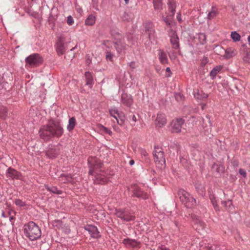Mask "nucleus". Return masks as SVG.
<instances>
[{
    "mask_svg": "<svg viewBox=\"0 0 250 250\" xmlns=\"http://www.w3.org/2000/svg\"><path fill=\"white\" fill-rule=\"evenodd\" d=\"M63 131V128L60 123L52 121L48 124L43 125L40 128L39 133L42 139L48 141L52 138H60Z\"/></svg>",
    "mask_w": 250,
    "mask_h": 250,
    "instance_id": "obj_1",
    "label": "nucleus"
},
{
    "mask_svg": "<svg viewBox=\"0 0 250 250\" xmlns=\"http://www.w3.org/2000/svg\"><path fill=\"white\" fill-rule=\"evenodd\" d=\"M89 174L94 175L97 183L101 184H104L107 181L103 172L100 169L102 168L103 164L100 162L95 161L94 163L89 161Z\"/></svg>",
    "mask_w": 250,
    "mask_h": 250,
    "instance_id": "obj_2",
    "label": "nucleus"
},
{
    "mask_svg": "<svg viewBox=\"0 0 250 250\" xmlns=\"http://www.w3.org/2000/svg\"><path fill=\"white\" fill-rule=\"evenodd\" d=\"M24 233L30 240L34 241L41 236V230L34 222H29L24 225Z\"/></svg>",
    "mask_w": 250,
    "mask_h": 250,
    "instance_id": "obj_3",
    "label": "nucleus"
},
{
    "mask_svg": "<svg viewBox=\"0 0 250 250\" xmlns=\"http://www.w3.org/2000/svg\"><path fill=\"white\" fill-rule=\"evenodd\" d=\"M178 194L180 201L187 208H191L196 205V200L185 190L179 189Z\"/></svg>",
    "mask_w": 250,
    "mask_h": 250,
    "instance_id": "obj_4",
    "label": "nucleus"
},
{
    "mask_svg": "<svg viewBox=\"0 0 250 250\" xmlns=\"http://www.w3.org/2000/svg\"><path fill=\"white\" fill-rule=\"evenodd\" d=\"M43 62V58L38 53L31 54L25 59V67L27 68H34L40 66Z\"/></svg>",
    "mask_w": 250,
    "mask_h": 250,
    "instance_id": "obj_5",
    "label": "nucleus"
},
{
    "mask_svg": "<svg viewBox=\"0 0 250 250\" xmlns=\"http://www.w3.org/2000/svg\"><path fill=\"white\" fill-rule=\"evenodd\" d=\"M67 42H66L65 38L61 36L59 37L56 43V49L57 53L59 55H62L64 53L67 49Z\"/></svg>",
    "mask_w": 250,
    "mask_h": 250,
    "instance_id": "obj_6",
    "label": "nucleus"
},
{
    "mask_svg": "<svg viewBox=\"0 0 250 250\" xmlns=\"http://www.w3.org/2000/svg\"><path fill=\"white\" fill-rule=\"evenodd\" d=\"M115 214L117 217L126 222L133 220L135 218L134 216L131 215L128 211L121 209H116Z\"/></svg>",
    "mask_w": 250,
    "mask_h": 250,
    "instance_id": "obj_7",
    "label": "nucleus"
},
{
    "mask_svg": "<svg viewBox=\"0 0 250 250\" xmlns=\"http://www.w3.org/2000/svg\"><path fill=\"white\" fill-rule=\"evenodd\" d=\"M131 191L133 193L132 196L136 197L138 198L142 199H146L148 198V195L143 191L137 185H133L131 187Z\"/></svg>",
    "mask_w": 250,
    "mask_h": 250,
    "instance_id": "obj_8",
    "label": "nucleus"
},
{
    "mask_svg": "<svg viewBox=\"0 0 250 250\" xmlns=\"http://www.w3.org/2000/svg\"><path fill=\"white\" fill-rule=\"evenodd\" d=\"M154 159L155 162H158L161 164L163 163L165 164L166 160L162 148L157 147H155V149L153 151Z\"/></svg>",
    "mask_w": 250,
    "mask_h": 250,
    "instance_id": "obj_9",
    "label": "nucleus"
},
{
    "mask_svg": "<svg viewBox=\"0 0 250 250\" xmlns=\"http://www.w3.org/2000/svg\"><path fill=\"white\" fill-rule=\"evenodd\" d=\"M193 227L200 233H203L205 232V223L197 216H195L193 218Z\"/></svg>",
    "mask_w": 250,
    "mask_h": 250,
    "instance_id": "obj_10",
    "label": "nucleus"
},
{
    "mask_svg": "<svg viewBox=\"0 0 250 250\" xmlns=\"http://www.w3.org/2000/svg\"><path fill=\"white\" fill-rule=\"evenodd\" d=\"M185 123V120L182 118H178L172 120L170 125L172 132L179 133L181 131L182 125Z\"/></svg>",
    "mask_w": 250,
    "mask_h": 250,
    "instance_id": "obj_11",
    "label": "nucleus"
},
{
    "mask_svg": "<svg viewBox=\"0 0 250 250\" xmlns=\"http://www.w3.org/2000/svg\"><path fill=\"white\" fill-rule=\"evenodd\" d=\"M60 152V149L57 146H50L46 151V156L50 159L56 157Z\"/></svg>",
    "mask_w": 250,
    "mask_h": 250,
    "instance_id": "obj_12",
    "label": "nucleus"
},
{
    "mask_svg": "<svg viewBox=\"0 0 250 250\" xmlns=\"http://www.w3.org/2000/svg\"><path fill=\"white\" fill-rule=\"evenodd\" d=\"M167 120L166 115L161 113H159L157 114L156 119L155 120V124L156 126L158 128H161L167 124Z\"/></svg>",
    "mask_w": 250,
    "mask_h": 250,
    "instance_id": "obj_13",
    "label": "nucleus"
},
{
    "mask_svg": "<svg viewBox=\"0 0 250 250\" xmlns=\"http://www.w3.org/2000/svg\"><path fill=\"white\" fill-rule=\"evenodd\" d=\"M85 229L89 232L92 237L97 238L100 237V232L95 226L88 225L85 227Z\"/></svg>",
    "mask_w": 250,
    "mask_h": 250,
    "instance_id": "obj_14",
    "label": "nucleus"
},
{
    "mask_svg": "<svg viewBox=\"0 0 250 250\" xmlns=\"http://www.w3.org/2000/svg\"><path fill=\"white\" fill-rule=\"evenodd\" d=\"M123 243L127 248H140V242L135 239L126 238L123 240Z\"/></svg>",
    "mask_w": 250,
    "mask_h": 250,
    "instance_id": "obj_15",
    "label": "nucleus"
},
{
    "mask_svg": "<svg viewBox=\"0 0 250 250\" xmlns=\"http://www.w3.org/2000/svg\"><path fill=\"white\" fill-rule=\"evenodd\" d=\"M113 44L118 54H121L126 50L127 45L121 41L113 42Z\"/></svg>",
    "mask_w": 250,
    "mask_h": 250,
    "instance_id": "obj_16",
    "label": "nucleus"
},
{
    "mask_svg": "<svg viewBox=\"0 0 250 250\" xmlns=\"http://www.w3.org/2000/svg\"><path fill=\"white\" fill-rule=\"evenodd\" d=\"M6 176L12 179H20L21 174L20 172L17 171L15 169L9 167L6 172Z\"/></svg>",
    "mask_w": 250,
    "mask_h": 250,
    "instance_id": "obj_17",
    "label": "nucleus"
},
{
    "mask_svg": "<svg viewBox=\"0 0 250 250\" xmlns=\"http://www.w3.org/2000/svg\"><path fill=\"white\" fill-rule=\"evenodd\" d=\"M121 101L122 103L127 106H130L133 103L131 96L125 93L122 94Z\"/></svg>",
    "mask_w": 250,
    "mask_h": 250,
    "instance_id": "obj_18",
    "label": "nucleus"
},
{
    "mask_svg": "<svg viewBox=\"0 0 250 250\" xmlns=\"http://www.w3.org/2000/svg\"><path fill=\"white\" fill-rule=\"evenodd\" d=\"M170 43L172 45V47L174 49H178L179 47V38L175 33L172 32V35L170 36Z\"/></svg>",
    "mask_w": 250,
    "mask_h": 250,
    "instance_id": "obj_19",
    "label": "nucleus"
},
{
    "mask_svg": "<svg viewBox=\"0 0 250 250\" xmlns=\"http://www.w3.org/2000/svg\"><path fill=\"white\" fill-rule=\"evenodd\" d=\"M218 14V8L216 6H212L207 15V19L208 20H211L215 18Z\"/></svg>",
    "mask_w": 250,
    "mask_h": 250,
    "instance_id": "obj_20",
    "label": "nucleus"
},
{
    "mask_svg": "<svg viewBox=\"0 0 250 250\" xmlns=\"http://www.w3.org/2000/svg\"><path fill=\"white\" fill-rule=\"evenodd\" d=\"M223 68L222 65H217L214 67L210 72V76L212 79H214L216 78L217 74Z\"/></svg>",
    "mask_w": 250,
    "mask_h": 250,
    "instance_id": "obj_21",
    "label": "nucleus"
},
{
    "mask_svg": "<svg viewBox=\"0 0 250 250\" xmlns=\"http://www.w3.org/2000/svg\"><path fill=\"white\" fill-rule=\"evenodd\" d=\"M85 77L86 80V84L90 85V87H91L93 83V76L92 74L88 71L85 72Z\"/></svg>",
    "mask_w": 250,
    "mask_h": 250,
    "instance_id": "obj_22",
    "label": "nucleus"
},
{
    "mask_svg": "<svg viewBox=\"0 0 250 250\" xmlns=\"http://www.w3.org/2000/svg\"><path fill=\"white\" fill-rule=\"evenodd\" d=\"M96 17L93 15H89L85 21V24L87 25L92 26L95 23Z\"/></svg>",
    "mask_w": 250,
    "mask_h": 250,
    "instance_id": "obj_23",
    "label": "nucleus"
},
{
    "mask_svg": "<svg viewBox=\"0 0 250 250\" xmlns=\"http://www.w3.org/2000/svg\"><path fill=\"white\" fill-rule=\"evenodd\" d=\"M234 50L232 48H228L225 50V57L227 59H229L234 56Z\"/></svg>",
    "mask_w": 250,
    "mask_h": 250,
    "instance_id": "obj_24",
    "label": "nucleus"
},
{
    "mask_svg": "<svg viewBox=\"0 0 250 250\" xmlns=\"http://www.w3.org/2000/svg\"><path fill=\"white\" fill-rule=\"evenodd\" d=\"M195 188L197 192L201 195L203 196L205 194V190L203 186L201 184H196Z\"/></svg>",
    "mask_w": 250,
    "mask_h": 250,
    "instance_id": "obj_25",
    "label": "nucleus"
},
{
    "mask_svg": "<svg viewBox=\"0 0 250 250\" xmlns=\"http://www.w3.org/2000/svg\"><path fill=\"white\" fill-rule=\"evenodd\" d=\"M159 55V60H160V62L164 64L167 63V54L164 52L160 50Z\"/></svg>",
    "mask_w": 250,
    "mask_h": 250,
    "instance_id": "obj_26",
    "label": "nucleus"
},
{
    "mask_svg": "<svg viewBox=\"0 0 250 250\" xmlns=\"http://www.w3.org/2000/svg\"><path fill=\"white\" fill-rule=\"evenodd\" d=\"M76 125V119L74 117H72L69 120V124L67 128L69 131L73 130Z\"/></svg>",
    "mask_w": 250,
    "mask_h": 250,
    "instance_id": "obj_27",
    "label": "nucleus"
},
{
    "mask_svg": "<svg viewBox=\"0 0 250 250\" xmlns=\"http://www.w3.org/2000/svg\"><path fill=\"white\" fill-rule=\"evenodd\" d=\"M154 8L155 10L162 9L163 3L162 0H153Z\"/></svg>",
    "mask_w": 250,
    "mask_h": 250,
    "instance_id": "obj_28",
    "label": "nucleus"
},
{
    "mask_svg": "<svg viewBox=\"0 0 250 250\" xmlns=\"http://www.w3.org/2000/svg\"><path fill=\"white\" fill-rule=\"evenodd\" d=\"M7 116V109L3 106H0V117L5 119Z\"/></svg>",
    "mask_w": 250,
    "mask_h": 250,
    "instance_id": "obj_29",
    "label": "nucleus"
},
{
    "mask_svg": "<svg viewBox=\"0 0 250 250\" xmlns=\"http://www.w3.org/2000/svg\"><path fill=\"white\" fill-rule=\"evenodd\" d=\"M222 205L226 209L230 210L232 208L231 201H222Z\"/></svg>",
    "mask_w": 250,
    "mask_h": 250,
    "instance_id": "obj_30",
    "label": "nucleus"
},
{
    "mask_svg": "<svg viewBox=\"0 0 250 250\" xmlns=\"http://www.w3.org/2000/svg\"><path fill=\"white\" fill-rule=\"evenodd\" d=\"M53 225L58 229H61L64 227L62 222L60 220H55L53 222Z\"/></svg>",
    "mask_w": 250,
    "mask_h": 250,
    "instance_id": "obj_31",
    "label": "nucleus"
},
{
    "mask_svg": "<svg viewBox=\"0 0 250 250\" xmlns=\"http://www.w3.org/2000/svg\"><path fill=\"white\" fill-rule=\"evenodd\" d=\"M230 36L232 40L235 42L239 41L241 38L240 35L236 31L232 32L231 33Z\"/></svg>",
    "mask_w": 250,
    "mask_h": 250,
    "instance_id": "obj_32",
    "label": "nucleus"
},
{
    "mask_svg": "<svg viewBox=\"0 0 250 250\" xmlns=\"http://www.w3.org/2000/svg\"><path fill=\"white\" fill-rule=\"evenodd\" d=\"M105 59L107 61L112 62V59L114 57V53L110 50H105Z\"/></svg>",
    "mask_w": 250,
    "mask_h": 250,
    "instance_id": "obj_33",
    "label": "nucleus"
},
{
    "mask_svg": "<svg viewBox=\"0 0 250 250\" xmlns=\"http://www.w3.org/2000/svg\"><path fill=\"white\" fill-rule=\"evenodd\" d=\"M168 9L171 13L172 15H173L175 11V4L173 1H169L168 3Z\"/></svg>",
    "mask_w": 250,
    "mask_h": 250,
    "instance_id": "obj_34",
    "label": "nucleus"
},
{
    "mask_svg": "<svg viewBox=\"0 0 250 250\" xmlns=\"http://www.w3.org/2000/svg\"><path fill=\"white\" fill-rule=\"evenodd\" d=\"M211 202L214 207V209L216 210V211H219L220 209L219 208V207L218 206V204L217 203V201L215 197L213 196L210 197Z\"/></svg>",
    "mask_w": 250,
    "mask_h": 250,
    "instance_id": "obj_35",
    "label": "nucleus"
},
{
    "mask_svg": "<svg viewBox=\"0 0 250 250\" xmlns=\"http://www.w3.org/2000/svg\"><path fill=\"white\" fill-rule=\"evenodd\" d=\"M122 18L124 21H129L131 20L132 17L130 14L125 12L122 16Z\"/></svg>",
    "mask_w": 250,
    "mask_h": 250,
    "instance_id": "obj_36",
    "label": "nucleus"
},
{
    "mask_svg": "<svg viewBox=\"0 0 250 250\" xmlns=\"http://www.w3.org/2000/svg\"><path fill=\"white\" fill-rule=\"evenodd\" d=\"M47 189L48 191L58 194H61L62 191L61 190H58V189L56 187H47Z\"/></svg>",
    "mask_w": 250,
    "mask_h": 250,
    "instance_id": "obj_37",
    "label": "nucleus"
},
{
    "mask_svg": "<svg viewBox=\"0 0 250 250\" xmlns=\"http://www.w3.org/2000/svg\"><path fill=\"white\" fill-rule=\"evenodd\" d=\"M110 115L113 117L115 119H117L119 117V114L117 109H111L109 110Z\"/></svg>",
    "mask_w": 250,
    "mask_h": 250,
    "instance_id": "obj_38",
    "label": "nucleus"
},
{
    "mask_svg": "<svg viewBox=\"0 0 250 250\" xmlns=\"http://www.w3.org/2000/svg\"><path fill=\"white\" fill-rule=\"evenodd\" d=\"M147 33L148 34V38L150 41L155 39V31L154 29H151L150 31Z\"/></svg>",
    "mask_w": 250,
    "mask_h": 250,
    "instance_id": "obj_39",
    "label": "nucleus"
},
{
    "mask_svg": "<svg viewBox=\"0 0 250 250\" xmlns=\"http://www.w3.org/2000/svg\"><path fill=\"white\" fill-rule=\"evenodd\" d=\"M199 40L200 41V42L204 44L206 42V36L204 33H200L199 35Z\"/></svg>",
    "mask_w": 250,
    "mask_h": 250,
    "instance_id": "obj_40",
    "label": "nucleus"
},
{
    "mask_svg": "<svg viewBox=\"0 0 250 250\" xmlns=\"http://www.w3.org/2000/svg\"><path fill=\"white\" fill-rule=\"evenodd\" d=\"M145 32H148L151 29H154L153 26V24L151 22L146 23L145 26Z\"/></svg>",
    "mask_w": 250,
    "mask_h": 250,
    "instance_id": "obj_41",
    "label": "nucleus"
},
{
    "mask_svg": "<svg viewBox=\"0 0 250 250\" xmlns=\"http://www.w3.org/2000/svg\"><path fill=\"white\" fill-rule=\"evenodd\" d=\"M112 42L108 40L104 41L102 44L104 45L106 48L110 49L112 47Z\"/></svg>",
    "mask_w": 250,
    "mask_h": 250,
    "instance_id": "obj_42",
    "label": "nucleus"
},
{
    "mask_svg": "<svg viewBox=\"0 0 250 250\" xmlns=\"http://www.w3.org/2000/svg\"><path fill=\"white\" fill-rule=\"evenodd\" d=\"M15 204L19 207H24L26 205V204L24 202L19 199H16L14 201Z\"/></svg>",
    "mask_w": 250,
    "mask_h": 250,
    "instance_id": "obj_43",
    "label": "nucleus"
},
{
    "mask_svg": "<svg viewBox=\"0 0 250 250\" xmlns=\"http://www.w3.org/2000/svg\"><path fill=\"white\" fill-rule=\"evenodd\" d=\"M163 20L165 22V23L168 25H170L172 22L171 19L169 17H167L165 18L163 17Z\"/></svg>",
    "mask_w": 250,
    "mask_h": 250,
    "instance_id": "obj_44",
    "label": "nucleus"
},
{
    "mask_svg": "<svg viewBox=\"0 0 250 250\" xmlns=\"http://www.w3.org/2000/svg\"><path fill=\"white\" fill-rule=\"evenodd\" d=\"M208 62V59L207 57L204 56L201 61V66L204 67L205 65Z\"/></svg>",
    "mask_w": 250,
    "mask_h": 250,
    "instance_id": "obj_45",
    "label": "nucleus"
},
{
    "mask_svg": "<svg viewBox=\"0 0 250 250\" xmlns=\"http://www.w3.org/2000/svg\"><path fill=\"white\" fill-rule=\"evenodd\" d=\"M67 23L69 25H72L74 23V20L71 16H69L67 17Z\"/></svg>",
    "mask_w": 250,
    "mask_h": 250,
    "instance_id": "obj_46",
    "label": "nucleus"
},
{
    "mask_svg": "<svg viewBox=\"0 0 250 250\" xmlns=\"http://www.w3.org/2000/svg\"><path fill=\"white\" fill-rule=\"evenodd\" d=\"M118 124H119L120 125H123L124 123V120L119 116V117L117 118V119H115Z\"/></svg>",
    "mask_w": 250,
    "mask_h": 250,
    "instance_id": "obj_47",
    "label": "nucleus"
},
{
    "mask_svg": "<svg viewBox=\"0 0 250 250\" xmlns=\"http://www.w3.org/2000/svg\"><path fill=\"white\" fill-rule=\"evenodd\" d=\"M101 129L104 132L106 133L107 134H108L109 135H111V134L112 133V131L110 129H109L108 128H107L104 126H102Z\"/></svg>",
    "mask_w": 250,
    "mask_h": 250,
    "instance_id": "obj_48",
    "label": "nucleus"
},
{
    "mask_svg": "<svg viewBox=\"0 0 250 250\" xmlns=\"http://www.w3.org/2000/svg\"><path fill=\"white\" fill-rule=\"evenodd\" d=\"M239 173L241 174L244 178H246L247 176V173L245 170L240 168L239 170Z\"/></svg>",
    "mask_w": 250,
    "mask_h": 250,
    "instance_id": "obj_49",
    "label": "nucleus"
},
{
    "mask_svg": "<svg viewBox=\"0 0 250 250\" xmlns=\"http://www.w3.org/2000/svg\"><path fill=\"white\" fill-rule=\"evenodd\" d=\"M157 250H170L168 248L166 247L164 245H161V246H159L157 248Z\"/></svg>",
    "mask_w": 250,
    "mask_h": 250,
    "instance_id": "obj_50",
    "label": "nucleus"
},
{
    "mask_svg": "<svg viewBox=\"0 0 250 250\" xmlns=\"http://www.w3.org/2000/svg\"><path fill=\"white\" fill-rule=\"evenodd\" d=\"M175 98L177 100H182L183 96L180 93L175 95Z\"/></svg>",
    "mask_w": 250,
    "mask_h": 250,
    "instance_id": "obj_51",
    "label": "nucleus"
},
{
    "mask_svg": "<svg viewBox=\"0 0 250 250\" xmlns=\"http://www.w3.org/2000/svg\"><path fill=\"white\" fill-rule=\"evenodd\" d=\"M140 152L142 155H143L144 156H146L147 155V153L144 149H141L140 150Z\"/></svg>",
    "mask_w": 250,
    "mask_h": 250,
    "instance_id": "obj_52",
    "label": "nucleus"
},
{
    "mask_svg": "<svg viewBox=\"0 0 250 250\" xmlns=\"http://www.w3.org/2000/svg\"><path fill=\"white\" fill-rule=\"evenodd\" d=\"M208 97V95L206 93H203V95H202L201 97H197V98L198 99H207Z\"/></svg>",
    "mask_w": 250,
    "mask_h": 250,
    "instance_id": "obj_53",
    "label": "nucleus"
},
{
    "mask_svg": "<svg viewBox=\"0 0 250 250\" xmlns=\"http://www.w3.org/2000/svg\"><path fill=\"white\" fill-rule=\"evenodd\" d=\"M243 60L245 62H250V59L249 58V55L248 54H247L244 57Z\"/></svg>",
    "mask_w": 250,
    "mask_h": 250,
    "instance_id": "obj_54",
    "label": "nucleus"
},
{
    "mask_svg": "<svg viewBox=\"0 0 250 250\" xmlns=\"http://www.w3.org/2000/svg\"><path fill=\"white\" fill-rule=\"evenodd\" d=\"M166 72L169 73L168 75H167V77H170L172 73L171 72L170 68L169 67H167L166 68Z\"/></svg>",
    "mask_w": 250,
    "mask_h": 250,
    "instance_id": "obj_55",
    "label": "nucleus"
},
{
    "mask_svg": "<svg viewBox=\"0 0 250 250\" xmlns=\"http://www.w3.org/2000/svg\"><path fill=\"white\" fill-rule=\"evenodd\" d=\"M131 119L134 123H135L137 121V119L136 116L134 115H132L131 117Z\"/></svg>",
    "mask_w": 250,
    "mask_h": 250,
    "instance_id": "obj_56",
    "label": "nucleus"
},
{
    "mask_svg": "<svg viewBox=\"0 0 250 250\" xmlns=\"http://www.w3.org/2000/svg\"><path fill=\"white\" fill-rule=\"evenodd\" d=\"M62 177L65 176L66 177H67V181L68 182H70L71 181L70 179L71 178V177L69 175H67L66 176H64V175H62Z\"/></svg>",
    "mask_w": 250,
    "mask_h": 250,
    "instance_id": "obj_57",
    "label": "nucleus"
},
{
    "mask_svg": "<svg viewBox=\"0 0 250 250\" xmlns=\"http://www.w3.org/2000/svg\"><path fill=\"white\" fill-rule=\"evenodd\" d=\"M129 164L131 166L133 165L134 164V161L133 160H130Z\"/></svg>",
    "mask_w": 250,
    "mask_h": 250,
    "instance_id": "obj_58",
    "label": "nucleus"
},
{
    "mask_svg": "<svg viewBox=\"0 0 250 250\" xmlns=\"http://www.w3.org/2000/svg\"><path fill=\"white\" fill-rule=\"evenodd\" d=\"M206 118L208 120V121L209 123L210 124V125H212L211 123H210V118H209V116L208 115L207 116Z\"/></svg>",
    "mask_w": 250,
    "mask_h": 250,
    "instance_id": "obj_59",
    "label": "nucleus"
},
{
    "mask_svg": "<svg viewBox=\"0 0 250 250\" xmlns=\"http://www.w3.org/2000/svg\"><path fill=\"white\" fill-rule=\"evenodd\" d=\"M1 216L5 218L6 217V215H5V212L4 211H2V213H1Z\"/></svg>",
    "mask_w": 250,
    "mask_h": 250,
    "instance_id": "obj_60",
    "label": "nucleus"
},
{
    "mask_svg": "<svg viewBox=\"0 0 250 250\" xmlns=\"http://www.w3.org/2000/svg\"><path fill=\"white\" fill-rule=\"evenodd\" d=\"M174 224L177 227L179 228V224L177 221H175Z\"/></svg>",
    "mask_w": 250,
    "mask_h": 250,
    "instance_id": "obj_61",
    "label": "nucleus"
},
{
    "mask_svg": "<svg viewBox=\"0 0 250 250\" xmlns=\"http://www.w3.org/2000/svg\"><path fill=\"white\" fill-rule=\"evenodd\" d=\"M248 41L249 42V44H250V36H249L248 38Z\"/></svg>",
    "mask_w": 250,
    "mask_h": 250,
    "instance_id": "obj_62",
    "label": "nucleus"
},
{
    "mask_svg": "<svg viewBox=\"0 0 250 250\" xmlns=\"http://www.w3.org/2000/svg\"><path fill=\"white\" fill-rule=\"evenodd\" d=\"M14 219V217H13V216H10V221H11V220H12V219Z\"/></svg>",
    "mask_w": 250,
    "mask_h": 250,
    "instance_id": "obj_63",
    "label": "nucleus"
},
{
    "mask_svg": "<svg viewBox=\"0 0 250 250\" xmlns=\"http://www.w3.org/2000/svg\"><path fill=\"white\" fill-rule=\"evenodd\" d=\"M177 18L178 20H179L180 21L181 20V19L180 18V17L178 16H177Z\"/></svg>",
    "mask_w": 250,
    "mask_h": 250,
    "instance_id": "obj_64",
    "label": "nucleus"
}]
</instances>
